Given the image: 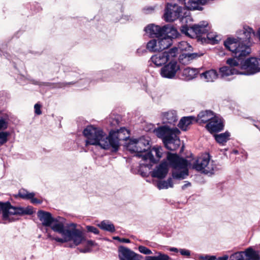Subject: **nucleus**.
I'll list each match as a JSON object with an SVG mask.
<instances>
[{"label":"nucleus","instance_id":"obj_1","mask_svg":"<svg viewBox=\"0 0 260 260\" xmlns=\"http://www.w3.org/2000/svg\"><path fill=\"white\" fill-rule=\"evenodd\" d=\"M83 133L86 138V146L94 145L104 149L112 148L114 151L118 150L120 141L126 140L129 137V131L124 127L117 131H111L107 135L100 128L91 125L87 126Z\"/></svg>","mask_w":260,"mask_h":260},{"label":"nucleus","instance_id":"obj_2","mask_svg":"<svg viewBox=\"0 0 260 260\" xmlns=\"http://www.w3.org/2000/svg\"><path fill=\"white\" fill-rule=\"evenodd\" d=\"M126 147L127 150L132 153H136V156L142 158L141 166H145L149 169L151 167L152 164L156 163L162 157V148L154 146L148 150L149 141L144 137L130 140Z\"/></svg>","mask_w":260,"mask_h":260},{"label":"nucleus","instance_id":"obj_3","mask_svg":"<svg viewBox=\"0 0 260 260\" xmlns=\"http://www.w3.org/2000/svg\"><path fill=\"white\" fill-rule=\"evenodd\" d=\"M237 34L238 42L236 39L229 38L224 44L234 54V58L239 62L240 59L250 53V46L252 43L251 39L254 36V32L251 27L246 26L238 30Z\"/></svg>","mask_w":260,"mask_h":260},{"label":"nucleus","instance_id":"obj_4","mask_svg":"<svg viewBox=\"0 0 260 260\" xmlns=\"http://www.w3.org/2000/svg\"><path fill=\"white\" fill-rule=\"evenodd\" d=\"M56 232L61 234L62 237H54L50 233H47V238L61 243L72 242L75 246H77L86 240L83 232L77 229V224L74 223L63 226L61 232Z\"/></svg>","mask_w":260,"mask_h":260},{"label":"nucleus","instance_id":"obj_5","mask_svg":"<svg viewBox=\"0 0 260 260\" xmlns=\"http://www.w3.org/2000/svg\"><path fill=\"white\" fill-rule=\"evenodd\" d=\"M167 159L172 168V176L176 179H183L188 175V161L178 155L167 153Z\"/></svg>","mask_w":260,"mask_h":260},{"label":"nucleus","instance_id":"obj_6","mask_svg":"<svg viewBox=\"0 0 260 260\" xmlns=\"http://www.w3.org/2000/svg\"><path fill=\"white\" fill-rule=\"evenodd\" d=\"M37 214L42 224L45 226L50 227L54 232H60L63 226L67 225L65 218L60 216L53 217L49 212L40 210Z\"/></svg>","mask_w":260,"mask_h":260},{"label":"nucleus","instance_id":"obj_7","mask_svg":"<svg viewBox=\"0 0 260 260\" xmlns=\"http://www.w3.org/2000/svg\"><path fill=\"white\" fill-rule=\"evenodd\" d=\"M188 11L182 6L175 3H168L166 5L164 17L168 22L174 21L177 19H187Z\"/></svg>","mask_w":260,"mask_h":260},{"label":"nucleus","instance_id":"obj_8","mask_svg":"<svg viewBox=\"0 0 260 260\" xmlns=\"http://www.w3.org/2000/svg\"><path fill=\"white\" fill-rule=\"evenodd\" d=\"M192 168L206 174H213L215 168L214 162L210 160L208 154H205L198 158L192 165Z\"/></svg>","mask_w":260,"mask_h":260},{"label":"nucleus","instance_id":"obj_9","mask_svg":"<svg viewBox=\"0 0 260 260\" xmlns=\"http://www.w3.org/2000/svg\"><path fill=\"white\" fill-rule=\"evenodd\" d=\"M209 28L208 23L204 21L194 24L191 27H188L187 25H184L181 28V31L186 36L194 38L195 37H201L202 35L207 33Z\"/></svg>","mask_w":260,"mask_h":260},{"label":"nucleus","instance_id":"obj_10","mask_svg":"<svg viewBox=\"0 0 260 260\" xmlns=\"http://www.w3.org/2000/svg\"><path fill=\"white\" fill-rule=\"evenodd\" d=\"M34 213L33 209L30 207L25 208L15 207L11 206L9 202L5 203L3 211V216L5 220L11 221L10 216L13 215H31Z\"/></svg>","mask_w":260,"mask_h":260},{"label":"nucleus","instance_id":"obj_11","mask_svg":"<svg viewBox=\"0 0 260 260\" xmlns=\"http://www.w3.org/2000/svg\"><path fill=\"white\" fill-rule=\"evenodd\" d=\"M178 49L174 47L168 51L156 54L151 57V60L156 66H161L177 56Z\"/></svg>","mask_w":260,"mask_h":260},{"label":"nucleus","instance_id":"obj_12","mask_svg":"<svg viewBox=\"0 0 260 260\" xmlns=\"http://www.w3.org/2000/svg\"><path fill=\"white\" fill-rule=\"evenodd\" d=\"M240 69L246 70L242 72L243 75H251L260 72V58L251 57L240 63Z\"/></svg>","mask_w":260,"mask_h":260},{"label":"nucleus","instance_id":"obj_13","mask_svg":"<svg viewBox=\"0 0 260 260\" xmlns=\"http://www.w3.org/2000/svg\"><path fill=\"white\" fill-rule=\"evenodd\" d=\"M229 67L224 66L219 69V73L222 77H226L231 75L242 74L240 71V65L235 58H229L226 60Z\"/></svg>","mask_w":260,"mask_h":260},{"label":"nucleus","instance_id":"obj_14","mask_svg":"<svg viewBox=\"0 0 260 260\" xmlns=\"http://www.w3.org/2000/svg\"><path fill=\"white\" fill-rule=\"evenodd\" d=\"M179 70V64L176 60L174 59V58H172L169 60L168 63L161 68L160 74L164 78L172 79Z\"/></svg>","mask_w":260,"mask_h":260},{"label":"nucleus","instance_id":"obj_15","mask_svg":"<svg viewBox=\"0 0 260 260\" xmlns=\"http://www.w3.org/2000/svg\"><path fill=\"white\" fill-rule=\"evenodd\" d=\"M153 132L157 137L162 138L164 142L172 134L179 132V130L176 127L171 128L167 126H163L154 129Z\"/></svg>","mask_w":260,"mask_h":260},{"label":"nucleus","instance_id":"obj_16","mask_svg":"<svg viewBox=\"0 0 260 260\" xmlns=\"http://www.w3.org/2000/svg\"><path fill=\"white\" fill-rule=\"evenodd\" d=\"M206 127L210 133L220 131L223 128L222 119L220 117L216 116L206 125Z\"/></svg>","mask_w":260,"mask_h":260},{"label":"nucleus","instance_id":"obj_17","mask_svg":"<svg viewBox=\"0 0 260 260\" xmlns=\"http://www.w3.org/2000/svg\"><path fill=\"white\" fill-rule=\"evenodd\" d=\"M180 132L178 133H174L172 134L170 138H168L164 142L166 147L171 151H175L177 149L180 144V140L178 137Z\"/></svg>","mask_w":260,"mask_h":260},{"label":"nucleus","instance_id":"obj_18","mask_svg":"<svg viewBox=\"0 0 260 260\" xmlns=\"http://www.w3.org/2000/svg\"><path fill=\"white\" fill-rule=\"evenodd\" d=\"M168 172V164L166 161H164L152 171L151 176L153 177L161 179L166 177Z\"/></svg>","mask_w":260,"mask_h":260},{"label":"nucleus","instance_id":"obj_19","mask_svg":"<svg viewBox=\"0 0 260 260\" xmlns=\"http://www.w3.org/2000/svg\"><path fill=\"white\" fill-rule=\"evenodd\" d=\"M118 252L120 260H139L135 253L127 248L120 246Z\"/></svg>","mask_w":260,"mask_h":260},{"label":"nucleus","instance_id":"obj_20","mask_svg":"<svg viewBox=\"0 0 260 260\" xmlns=\"http://www.w3.org/2000/svg\"><path fill=\"white\" fill-rule=\"evenodd\" d=\"M185 8L189 10H202L204 0H182Z\"/></svg>","mask_w":260,"mask_h":260},{"label":"nucleus","instance_id":"obj_21","mask_svg":"<svg viewBox=\"0 0 260 260\" xmlns=\"http://www.w3.org/2000/svg\"><path fill=\"white\" fill-rule=\"evenodd\" d=\"M145 30L151 37L155 36L157 38L163 36V27L158 25L149 24L145 27Z\"/></svg>","mask_w":260,"mask_h":260},{"label":"nucleus","instance_id":"obj_22","mask_svg":"<svg viewBox=\"0 0 260 260\" xmlns=\"http://www.w3.org/2000/svg\"><path fill=\"white\" fill-rule=\"evenodd\" d=\"M216 115L210 110H206L201 112L198 115L197 122L199 123H206L211 121Z\"/></svg>","mask_w":260,"mask_h":260},{"label":"nucleus","instance_id":"obj_23","mask_svg":"<svg viewBox=\"0 0 260 260\" xmlns=\"http://www.w3.org/2000/svg\"><path fill=\"white\" fill-rule=\"evenodd\" d=\"M161 117L164 123H174L177 120L176 112L173 110L162 113Z\"/></svg>","mask_w":260,"mask_h":260},{"label":"nucleus","instance_id":"obj_24","mask_svg":"<svg viewBox=\"0 0 260 260\" xmlns=\"http://www.w3.org/2000/svg\"><path fill=\"white\" fill-rule=\"evenodd\" d=\"M179 35L177 30L172 25L163 26V36L169 37L171 39L177 38Z\"/></svg>","mask_w":260,"mask_h":260},{"label":"nucleus","instance_id":"obj_25","mask_svg":"<svg viewBox=\"0 0 260 260\" xmlns=\"http://www.w3.org/2000/svg\"><path fill=\"white\" fill-rule=\"evenodd\" d=\"M207 82H213L218 77V74L216 70L212 69L206 71L201 75Z\"/></svg>","mask_w":260,"mask_h":260},{"label":"nucleus","instance_id":"obj_26","mask_svg":"<svg viewBox=\"0 0 260 260\" xmlns=\"http://www.w3.org/2000/svg\"><path fill=\"white\" fill-rule=\"evenodd\" d=\"M147 49L150 52L161 51L158 39H154L149 41L147 44Z\"/></svg>","mask_w":260,"mask_h":260},{"label":"nucleus","instance_id":"obj_27","mask_svg":"<svg viewBox=\"0 0 260 260\" xmlns=\"http://www.w3.org/2000/svg\"><path fill=\"white\" fill-rule=\"evenodd\" d=\"M195 117L192 116L184 117L180 120L178 126L182 130L186 131L188 125L192 123Z\"/></svg>","mask_w":260,"mask_h":260},{"label":"nucleus","instance_id":"obj_28","mask_svg":"<svg viewBox=\"0 0 260 260\" xmlns=\"http://www.w3.org/2000/svg\"><path fill=\"white\" fill-rule=\"evenodd\" d=\"M198 73V71L197 69L186 68L183 71L182 75L186 80H189L196 77Z\"/></svg>","mask_w":260,"mask_h":260},{"label":"nucleus","instance_id":"obj_29","mask_svg":"<svg viewBox=\"0 0 260 260\" xmlns=\"http://www.w3.org/2000/svg\"><path fill=\"white\" fill-rule=\"evenodd\" d=\"M157 39L161 50L168 48L172 44V40L169 37L162 36V37H158Z\"/></svg>","mask_w":260,"mask_h":260},{"label":"nucleus","instance_id":"obj_30","mask_svg":"<svg viewBox=\"0 0 260 260\" xmlns=\"http://www.w3.org/2000/svg\"><path fill=\"white\" fill-rule=\"evenodd\" d=\"M245 255L247 257L246 260H259L260 256L257 251L251 248H247L245 251Z\"/></svg>","mask_w":260,"mask_h":260},{"label":"nucleus","instance_id":"obj_31","mask_svg":"<svg viewBox=\"0 0 260 260\" xmlns=\"http://www.w3.org/2000/svg\"><path fill=\"white\" fill-rule=\"evenodd\" d=\"M98 226L104 231L110 232H114L115 231V227L113 224L108 220H104L98 224Z\"/></svg>","mask_w":260,"mask_h":260},{"label":"nucleus","instance_id":"obj_32","mask_svg":"<svg viewBox=\"0 0 260 260\" xmlns=\"http://www.w3.org/2000/svg\"><path fill=\"white\" fill-rule=\"evenodd\" d=\"M230 134L228 132L221 133L218 135H215V139L216 141L219 144L223 145L229 139Z\"/></svg>","mask_w":260,"mask_h":260},{"label":"nucleus","instance_id":"obj_33","mask_svg":"<svg viewBox=\"0 0 260 260\" xmlns=\"http://www.w3.org/2000/svg\"><path fill=\"white\" fill-rule=\"evenodd\" d=\"M157 187L159 189H167L169 187H173V183L172 179L169 178L166 181H160L157 182Z\"/></svg>","mask_w":260,"mask_h":260},{"label":"nucleus","instance_id":"obj_34","mask_svg":"<svg viewBox=\"0 0 260 260\" xmlns=\"http://www.w3.org/2000/svg\"><path fill=\"white\" fill-rule=\"evenodd\" d=\"M146 260H172L168 255L161 252H158L156 256H148L146 257Z\"/></svg>","mask_w":260,"mask_h":260},{"label":"nucleus","instance_id":"obj_35","mask_svg":"<svg viewBox=\"0 0 260 260\" xmlns=\"http://www.w3.org/2000/svg\"><path fill=\"white\" fill-rule=\"evenodd\" d=\"M207 42L210 44H216L220 40V37L215 32H211L207 35Z\"/></svg>","mask_w":260,"mask_h":260},{"label":"nucleus","instance_id":"obj_36","mask_svg":"<svg viewBox=\"0 0 260 260\" xmlns=\"http://www.w3.org/2000/svg\"><path fill=\"white\" fill-rule=\"evenodd\" d=\"M19 196L23 199H29V198L34 197L35 193L33 192H28L24 189H21L19 192Z\"/></svg>","mask_w":260,"mask_h":260},{"label":"nucleus","instance_id":"obj_37","mask_svg":"<svg viewBox=\"0 0 260 260\" xmlns=\"http://www.w3.org/2000/svg\"><path fill=\"white\" fill-rule=\"evenodd\" d=\"M191 48V46L188 43L186 42L182 41L178 45V48L177 49L178 50L179 49L181 51H190Z\"/></svg>","mask_w":260,"mask_h":260},{"label":"nucleus","instance_id":"obj_38","mask_svg":"<svg viewBox=\"0 0 260 260\" xmlns=\"http://www.w3.org/2000/svg\"><path fill=\"white\" fill-rule=\"evenodd\" d=\"M244 251L236 252L231 256V260H246L244 257Z\"/></svg>","mask_w":260,"mask_h":260},{"label":"nucleus","instance_id":"obj_39","mask_svg":"<svg viewBox=\"0 0 260 260\" xmlns=\"http://www.w3.org/2000/svg\"><path fill=\"white\" fill-rule=\"evenodd\" d=\"M10 133L7 132H0V146L6 143Z\"/></svg>","mask_w":260,"mask_h":260},{"label":"nucleus","instance_id":"obj_40","mask_svg":"<svg viewBox=\"0 0 260 260\" xmlns=\"http://www.w3.org/2000/svg\"><path fill=\"white\" fill-rule=\"evenodd\" d=\"M139 250L141 253L145 254H150L152 253L151 250L144 246H140L139 247Z\"/></svg>","mask_w":260,"mask_h":260},{"label":"nucleus","instance_id":"obj_41","mask_svg":"<svg viewBox=\"0 0 260 260\" xmlns=\"http://www.w3.org/2000/svg\"><path fill=\"white\" fill-rule=\"evenodd\" d=\"M200 55L198 54L197 53H186L185 54V58H186L187 60H191L194 58H196L199 56H200Z\"/></svg>","mask_w":260,"mask_h":260},{"label":"nucleus","instance_id":"obj_42","mask_svg":"<svg viewBox=\"0 0 260 260\" xmlns=\"http://www.w3.org/2000/svg\"><path fill=\"white\" fill-rule=\"evenodd\" d=\"M8 127V121L4 118H0V130L5 129Z\"/></svg>","mask_w":260,"mask_h":260},{"label":"nucleus","instance_id":"obj_43","mask_svg":"<svg viewBox=\"0 0 260 260\" xmlns=\"http://www.w3.org/2000/svg\"><path fill=\"white\" fill-rule=\"evenodd\" d=\"M86 229L89 232H91L95 234H99V231L98 229L94 226L88 225L86 226Z\"/></svg>","mask_w":260,"mask_h":260},{"label":"nucleus","instance_id":"obj_44","mask_svg":"<svg viewBox=\"0 0 260 260\" xmlns=\"http://www.w3.org/2000/svg\"><path fill=\"white\" fill-rule=\"evenodd\" d=\"M41 105L39 104H36L35 105L34 108H35V112L37 115H40L42 113L41 110Z\"/></svg>","mask_w":260,"mask_h":260},{"label":"nucleus","instance_id":"obj_45","mask_svg":"<svg viewBox=\"0 0 260 260\" xmlns=\"http://www.w3.org/2000/svg\"><path fill=\"white\" fill-rule=\"evenodd\" d=\"M179 252L181 255L189 256L190 255V252L188 250L185 249H180Z\"/></svg>","mask_w":260,"mask_h":260},{"label":"nucleus","instance_id":"obj_46","mask_svg":"<svg viewBox=\"0 0 260 260\" xmlns=\"http://www.w3.org/2000/svg\"><path fill=\"white\" fill-rule=\"evenodd\" d=\"M200 259H204V260H218L215 256H201L200 257Z\"/></svg>","mask_w":260,"mask_h":260},{"label":"nucleus","instance_id":"obj_47","mask_svg":"<svg viewBox=\"0 0 260 260\" xmlns=\"http://www.w3.org/2000/svg\"><path fill=\"white\" fill-rule=\"evenodd\" d=\"M113 239L114 240H118L119 241H120V242H123V243H129L130 242V240L128 239H125V238H119V237H113Z\"/></svg>","mask_w":260,"mask_h":260},{"label":"nucleus","instance_id":"obj_48","mask_svg":"<svg viewBox=\"0 0 260 260\" xmlns=\"http://www.w3.org/2000/svg\"><path fill=\"white\" fill-rule=\"evenodd\" d=\"M29 199L31 200V202L34 204H38L41 203V202L38 200L37 199L32 197V198H29Z\"/></svg>","mask_w":260,"mask_h":260},{"label":"nucleus","instance_id":"obj_49","mask_svg":"<svg viewBox=\"0 0 260 260\" xmlns=\"http://www.w3.org/2000/svg\"><path fill=\"white\" fill-rule=\"evenodd\" d=\"M87 244L88 246H92L94 244V242L91 240H88L87 242Z\"/></svg>","mask_w":260,"mask_h":260},{"label":"nucleus","instance_id":"obj_50","mask_svg":"<svg viewBox=\"0 0 260 260\" xmlns=\"http://www.w3.org/2000/svg\"><path fill=\"white\" fill-rule=\"evenodd\" d=\"M90 251V249L88 247L85 248L83 249H81L80 251L83 253L88 252Z\"/></svg>","mask_w":260,"mask_h":260},{"label":"nucleus","instance_id":"obj_51","mask_svg":"<svg viewBox=\"0 0 260 260\" xmlns=\"http://www.w3.org/2000/svg\"><path fill=\"white\" fill-rule=\"evenodd\" d=\"M169 250L173 252H178L179 250L175 247H172L169 249Z\"/></svg>","mask_w":260,"mask_h":260},{"label":"nucleus","instance_id":"obj_52","mask_svg":"<svg viewBox=\"0 0 260 260\" xmlns=\"http://www.w3.org/2000/svg\"><path fill=\"white\" fill-rule=\"evenodd\" d=\"M228 255H224L222 257H220L218 259V260H228Z\"/></svg>","mask_w":260,"mask_h":260},{"label":"nucleus","instance_id":"obj_53","mask_svg":"<svg viewBox=\"0 0 260 260\" xmlns=\"http://www.w3.org/2000/svg\"><path fill=\"white\" fill-rule=\"evenodd\" d=\"M5 205V203L0 202V211H3V208Z\"/></svg>","mask_w":260,"mask_h":260},{"label":"nucleus","instance_id":"obj_54","mask_svg":"<svg viewBox=\"0 0 260 260\" xmlns=\"http://www.w3.org/2000/svg\"><path fill=\"white\" fill-rule=\"evenodd\" d=\"M190 185V183H187L186 184H185L183 186H182V188L183 189H185L186 187H187V186H189Z\"/></svg>","mask_w":260,"mask_h":260},{"label":"nucleus","instance_id":"obj_55","mask_svg":"<svg viewBox=\"0 0 260 260\" xmlns=\"http://www.w3.org/2000/svg\"><path fill=\"white\" fill-rule=\"evenodd\" d=\"M147 10V11H149V10L152 11V10H153V8H151H151H149L147 9V10Z\"/></svg>","mask_w":260,"mask_h":260},{"label":"nucleus","instance_id":"obj_56","mask_svg":"<svg viewBox=\"0 0 260 260\" xmlns=\"http://www.w3.org/2000/svg\"><path fill=\"white\" fill-rule=\"evenodd\" d=\"M64 86V84H61V85L59 86L60 87H62Z\"/></svg>","mask_w":260,"mask_h":260},{"label":"nucleus","instance_id":"obj_57","mask_svg":"<svg viewBox=\"0 0 260 260\" xmlns=\"http://www.w3.org/2000/svg\"><path fill=\"white\" fill-rule=\"evenodd\" d=\"M235 153H237V151H235Z\"/></svg>","mask_w":260,"mask_h":260}]
</instances>
